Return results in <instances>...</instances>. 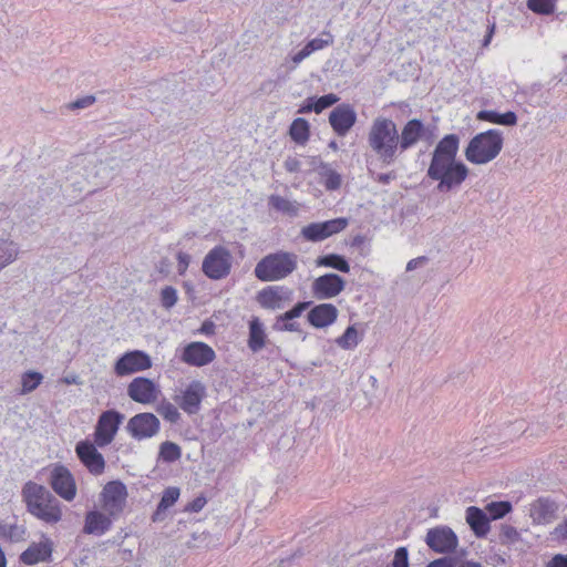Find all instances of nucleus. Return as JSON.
<instances>
[{"label":"nucleus","instance_id":"1","mask_svg":"<svg viewBox=\"0 0 567 567\" xmlns=\"http://www.w3.org/2000/svg\"><path fill=\"white\" fill-rule=\"evenodd\" d=\"M460 137L456 134L445 135L434 147L426 176L437 182L436 190L450 193L457 189L468 176V167L457 161Z\"/></svg>","mask_w":567,"mask_h":567},{"label":"nucleus","instance_id":"2","mask_svg":"<svg viewBox=\"0 0 567 567\" xmlns=\"http://www.w3.org/2000/svg\"><path fill=\"white\" fill-rule=\"evenodd\" d=\"M21 495L28 513L39 520L49 525L62 520V504L45 486L29 481L23 485Z\"/></svg>","mask_w":567,"mask_h":567},{"label":"nucleus","instance_id":"3","mask_svg":"<svg viewBox=\"0 0 567 567\" xmlns=\"http://www.w3.org/2000/svg\"><path fill=\"white\" fill-rule=\"evenodd\" d=\"M368 143L382 164H393L400 152L396 124L391 118L377 117L369 130Z\"/></svg>","mask_w":567,"mask_h":567},{"label":"nucleus","instance_id":"4","mask_svg":"<svg viewBox=\"0 0 567 567\" xmlns=\"http://www.w3.org/2000/svg\"><path fill=\"white\" fill-rule=\"evenodd\" d=\"M503 134L498 130H488L476 134L468 142L464 155L475 165H484L495 159L503 148Z\"/></svg>","mask_w":567,"mask_h":567},{"label":"nucleus","instance_id":"5","mask_svg":"<svg viewBox=\"0 0 567 567\" xmlns=\"http://www.w3.org/2000/svg\"><path fill=\"white\" fill-rule=\"evenodd\" d=\"M298 266L295 252L278 251L261 258L254 270L256 278L261 281H277L287 278Z\"/></svg>","mask_w":567,"mask_h":567},{"label":"nucleus","instance_id":"6","mask_svg":"<svg viewBox=\"0 0 567 567\" xmlns=\"http://www.w3.org/2000/svg\"><path fill=\"white\" fill-rule=\"evenodd\" d=\"M231 269V255L224 246H216L205 256L203 272L213 280L227 277Z\"/></svg>","mask_w":567,"mask_h":567},{"label":"nucleus","instance_id":"7","mask_svg":"<svg viewBox=\"0 0 567 567\" xmlns=\"http://www.w3.org/2000/svg\"><path fill=\"white\" fill-rule=\"evenodd\" d=\"M49 484L53 492L66 502H72L76 496V483L71 471L63 464H54Z\"/></svg>","mask_w":567,"mask_h":567},{"label":"nucleus","instance_id":"8","mask_svg":"<svg viewBox=\"0 0 567 567\" xmlns=\"http://www.w3.org/2000/svg\"><path fill=\"white\" fill-rule=\"evenodd\" d=\"M123 420L124 415L115 410L104 411L95 425L94 443L99 447L111 444Z\"/></svg>","mask_w":567,"mask_h":567},{"label":"nucleus","instance_id":"9","mask_svg":"<svg viewBox=\"0 0 567 567\" xmlns=\"http://www.w3.org/2000/svg\"><path fill=\"white\" fill-rule=\"evenodd\" d=\"M159 429L161 422L158 417L148 412L135 414L126 424V431L137 441L155 436L159 432Z\"/></svg>","mask_w":567,"mask_h":567},{"label":"nucleus","instance_id":"10","mask_svg":"<svg viewBox=\"0 0 567 567\" xmlns=\"http://www.w3.org/2000/svg\"><path fill=\"white\" fill-rule=\"evenodd\" d=\"M348 224V219L343 217L321 223H311L301 228L300 235L308 241L318 243L342 231Z\"/></svg>","mask_w":567,"mask_h":567},{"label":"nucleus","instance_id":"11","mask_svg":"<svg viewBox=\"0 0 567 567\" xmlns=\"http://www.w3.org/2000/svg\"><path fill=\"white\" fill-rule=\"evenodd\" d=\"M96 444L87 440L80 441L75 445V453L83 466L94 476L104 473L106 463L104 456L97 451Z\"/></svg>","mask_w":567,"mask_h":567},{"label":"nucleus","instance_id":"12","mask_svg":"<svg viewBox=\"0 0 567 567\" xmlns=\"http://www.w3.org/2000/svg\"><path fill=\"white\" fill-rule=\"evenodd\" d=\"M425 543L435 553L450 554L456 549L458 539L449 526H436L427 530Z\"/></svg>","mask_w":567,"mask_h":567},{"label":"nucleus","instance_id":"13","mask_svg":"<svg viewBox=\"0 0 567 567\" xmlns=\"http://www.w3.org/2000/svg\"><path fill=\"white\" fill-rule=\"evenodd\" d=\"M152 367L151 357L141 350H133L121 355L115 364L114 372L118 377L130 375L147 370Z\"/></svg>","mask_w":567,"mask_h":567},{"label":"nucleus","instance_id":"14","mask_svg":"<svg viewBox=\"0 0 567 567\" xmlns=\"http://www.w3.org/2000/svg\"><path fill=\"white\" fill-rule=\"evenodd\" d=\"M103 508L110 516L117 515L123 511L126 502V486L120 481H112L105 484L101 493Z\"/></svg>","mask_w":567,"mask_h":567},{"label":"nucleus","instance_id":"15","mask_svg":"<svg viewBox=\"0 0 567 567\" xmlns=\"http://www.w3.org/2000/svg\"><path fill=\"white\" fill-rule=\"evenodd\" d=\"M292 290L284 286H268L261 289L256 300L259 306L268 310H279L292 299Z\"/></svg>","mask_w":567,"mask_h":567},{"label":"nucleus","instance_id":"16","mask_svg":"<svg viewBox=\"0 0 567 567\" xmlns=\"http://www.w3.org/2000/svg\"><path fill=\"white\" fill-rule=\"evenodd\" d=\"M206 396V386L199 380H193L179 396L176 398L178 406L187 414H197Z\"/></svg>","mask_w":567,"mask_h":567},{"label":"nucleus","instance_id":"17","mask_svg":"<svg viewBox=\"0 0 567 567\" xmlns=\"http://www.w3.org/2000/svg\"><path fill=\"white\" fill-rule=\"evenodd\" d=\"M159 390L155 382L148 378L137 377L127 385L128 396L137 403L151 404L157 400Z\"/></svg>","mask_w":567,"mask_h":567},{"label":"nucleus","instance_id":"18","mask_svg":"<svg viewBox=\"0 0 567 567\" xmlns=\"http://www.w3.org/2000/svg\"><path fill=\"white\" fill-rule=\"evenodd\" d=\"M357 122V113L352 105L342 103L329 115V123L338 136H346Z\"/></svg>","mask_w":567,"mask_h":567},{"label":"nucleus","instance_id":"19","mask_svg":"<svg viewBox=\"0 0 567 567\" xmlns=\"http://www.w3.org/2000/svg\"><path fill=\"white\" fill-rule=\"evenodd\" d=\"M344 279L333 272L319 276L312 284V291L318 299H331L344 290Z\"/></svg>","mask_w":567,"mask_h":567},{"label":"nucleus","instance_id":"20","mask_svg":"<svg viewBox=\"0 0 567 567\" xmlns=\"http://www.w3.org/2000/svg\"><path fill=\"white\" fill-rule=\"evenodd\" d=\"M181 359L189 365L204 367L216 359V353L207 343L194 341L184 348Z\"/></svg>","mask_w":567,"mask_h":567},{"label":"nucleus","instance_id":"21","mask_svg":"<svg viewBox=\"0 0 567 567\" xmlns=\"http://www.w3.org/2000/svg\"><path fill=\"white\" fill-rule=\"evenodd\" d=\"M53 542L49 537H43L39 543H31L29 547L20 554L19 560L28 566L39 563H49L52 559Z\"/></svg>","mask_w":567,"mask_h":567},{"label":"nucleus","instance_id":"22","mask_svg":"<svg viewBox=\"0 0 567 567\" xmlns=\"http://www.w3.org/2000/svg\"><path fill=\"white\" fill-rule=\"evenodd\" d=\"M558 505L549 497H539L530 504L529 516L534 524L546 525L557 517Z\"/></svg>","mask_w":567,"mask_h":567},{"label":"nucleus","instance_id":"23","mask_svg":"<svg viewBox=\"0 0 567 567\" xmlns=\"http://www.w3.org/2000/svg\"><path fill=\"white\" fill-rule=\"evenodd\" d=\"M425 127L421 120L412 118L403 126L401 134H399L400 152H404L414 146L419 141L424 137Z\"/></svg>","mask_w":567,"mask_h":567},{"label":"nucleus","instance_id":"24","mask_svg":"<svg viewBox=\"0 0 567 567\" xmlns=\"http://www.w3.org/2000/svg\"><path fill=\"white\" fill-rule=\"evenodd\" d=\"M308 321L315 328L332 324L338 317V309L332 303H320L308 312Z\"/></svg>","mask_w":567,"mask_h":567},{"label":"nucleus","instance_id":"25","mask_svg":"<svg viewBox=\"0 0 567 567\" xmlns=\"http://www.w3.org/2000/svg\"><path fill=\"white\" fill-rule=\"evenodd\" d=\"M310 306L309 301H301L296 303L290 310L278 316L272 328L276 331H299V324L292 322L293 319L301 316V313Z\"/></svg>","mask_w":567,"mask_h":567},{"label":"nucleus","instance_id":"26","mask_svg":"<svg viewBox=\"0 0 567 567\" xmlns=\"http://www.w3.org/2000/svg\"><path fill=\"white\" fill-rule=\"evenodd\" d=\"M111 526L112 520L109 515L99 511H90L85 515L83 533L101 536L105 534Z\"/></svg>","mask_w":567,"mask_h":567},{"label":"nucleus","instance_id":"27","mask_svg":"<svg viewBox=\"0 0 567 567\" xmlns=\"http://www.w3.org/2000/svg\"><path fill=\"white\" fill-rule=\"evenodd\" d=\"M465 518L474 535L478 538L485 537L491 529V519L486 512L476 506L467 507Z\"/></svg>","mask_w":567,"mask_h":567},{"label":"nucleus","instance_id":"28","mask_svg":"<svg viewBox=\"0 0 567 567\" xmlns=\"http://www.w3.org/2000/svg\"><path fill=\"white\" fill-rule=\"evenodd\" d=\"M267 333L265 326L258 317H252L249 321V333L247 346L254 353L259 352L266 346Z\"/></svg>","mask_w":567,"mask_h":567},{"label":"nucleus","instance_id":"29","mask_svg":"<svg viewBox=\"0 0 567 567\" xmlns=\"http://www.w3.org/2000/svg\"><path fill=\"white\" fill-rule=\"evenodd\" d=\"M477 118L481 121H486L493 124L513 126L517 123V115L513 111H508L506 113H498L492 110H483L477 113Z\"/></svg>","mask_w":567,"mask_h":567},{"label":"nucleus","instance_id":"30","mask_svg":"<svg viewBox=\"0 0 567 567\" xmlns=\"http://www.w3.org/2000/svg\"><path fill=\"white\" fill-rule=\"evenodd\" d=\"M179 497L178 487H167L162 495V498L157 505L156 511L152 516L153 522H161L164 519L165 511L173 506Z\"/></svg>","mask_w":567,"mask_h":567},{"label":"nucleus","instance_id":"31","mask_svg":"<svg viewBox=\"0 0 567 567\" xmlns=\"http://www.w3.org/2000/svg\"><path fill=\"white\" fill-rule=\"evenodd\" d=\"M290 138L299 144L305 145L310 137V125L303 117H297L292 121L289 127Z\"/></svg>","mask_w":567,"mask_h":567},{"label":"nucleus","instance_id":"32","mask_svg":"<svg viewBox=\"0 0 567 567\" xmlns=\"http://www.w3.org/2000/svg\"><path fill=\"white\" fill-rule=\"evenodd\" d=\"M20 248L17 243L0 238V271L12 264L19 256Z\"/></svg>","mask_w":567,"mask_h":567},{"label":"nucleus","instance_id":"33","mask_svg":"<svg viewBox=\"0 0 567 567\" xmlns=\"http://www.w3.org/2000/svg\"><path fill=\"white\" fill-rule=\"evenodd\" d=\"M315 262L317 267L332 268L346 274L350 271V265L348 260L344 258V256L339 254L319 256Z\"/></svg>","mask_w":567,"mask_h":567},{"label":"nucleus","instance_id":"34","mask_svg":"<svg viewBox=\"0 0 567 567\" xmlns=\"http://www.w3.org/2000/svg\"><path fill=\"white\" fill-rule=\"evenodd\" d=\"M269 206L278 212H281L290 217L297 216L299 207L297 203L291 202L279 195H271L269 197Z\"/></svg>","mask_w":567,"mask_h":567},{"label":"nucleus","instance_id":"35","mask_svg":"<svg viewBox=\"0 0 567 567\" xmlns=\"http://www.w3.org/2000/svg\"><path fill=\"white\" fill-rule=\"evenodd\" d=\"M319 174L324 178L323 185L328 190H336L341 186V175L327 163H321Z\"/></svg>","mask_w":567,"mask_h":567},{"label":"nucleus","instance_id":"36","mask_svg":"<svg viewBox=\"0 0 567 567\" xmlns=\"http://www.w3.org/2000/svg\"><path fill=\"white\" fill-rule=\"evenodd\" d=\"M0 536L11 543L21 542L25 536V527L16 523H0Z\"/></svg>","mask_w":567,"mask_h":567},{"label":"nucleus","instance_id":"37","mask_svg":"<svg viewBox=\"0 0 567 567\" xmlns=\"http://www.w3.org/2000/svg\"><path fill=\"white\" fill-rule=\"evenodd\" d=\"M43 375L40 372L29 370L21 375L20 394H28L34 391L42 382Z\"/></svg>","mask_w":567,"mask_h":567},{"label":"nucleus","instance_id":"38","mask_svg":"<svg viewBox=\"0 0 567 567\" xmlns=\"http://www.w3.org/2000/svg\"><path fill=\"white\" fill-rule=\"evenodd\" d=\"M182 456V450L179 445L174 442L165 441L159 445L158 458L166 462L173 463L179 460Z\"/></svg>","mask_w":567,"mask_h":567},{"label":"nucleus","instance_id":"39","mask_svg":"<svg viewBox=\"0 0 567 567\" xmlns=\"http://www.w3.org/2000/svg\"><path fill=\"white\" fill-rule=\"evenodd\" d=\"M512 504L507 501L491 502L486 505L485 509L488 513L489 519H499L512 512Z\"/></svg>","mask_w":567,"mask_h":567},{"label":"nucleus","instance_id":"40","mask_svg":"<svg viewBox=\"0 0 567 567\" xmlns=\"http://www.w3.org/2000/svg\"><path fill=\"white\" fill-rule=\"evenodd\" d=\"M336 343L340 348L346 349V350H350V349H353L354 347H357L359 343V337H358V331L354 328V326L348 327L346 329V331L343 332V334L340 336L336 340Z\"/></svg>","mask_w":567,"mask_h":567},{"label":"nucleus","instance_id":"41","mask_svg":"<svg viewBox=\"0 0 567 567\" xmlns=\"http://www.w3.org/2000/svg\"><path fill=\"white\" fill-rule=\"evenodd\" d=\"M156 412L173 424L177 423L181 419L178 409L173 403L165 400L156 406Z\"/></svg>","mask_w":567,"mask_h":567},{"label":"nucleus","instance_id":"42","mask_svg":"<svg viewBox=\"0 0 567 567\" xmlns=\"http://www.w3.org/2000/svg\"><path fill=\"white\" fill-rule=\"evenodd\" d=\"M556 0H528L527 8L537 14H551L555 11Z\"/></svg>","mask_w":567,"mask_h":567},{"label":"nucleus","instance_id":"43","mask_svg":"<svg viewBox=\"0 0 567 567\" xmlns=\"http://www.w3.org/2000/svg\"><path fill=\"white\" fill-rule=\"evenodd\" d=\"M333 43V35L329 31H322L320 38L310 40L306 45L311 54Z\"/></svg>","mask_w":567,"mask_h":567},{"label":"nucleus","instance_id":"44","mask_svg":"<svg viewBox=\"0 0 567 567\" xmlns=\"http://www.w3.org/2000/svg\"><path fill=\"white\" fill-rule=\"evenodd\" d=\"M312 97H313L317 114L321 113L323 110L332 106L333 104H336L339 101V96L334 93H329V94L322 95L320 97H317V96H312Z\"/></svg>","mask_w":567,"mask_h":567},{"label":"nucleus","instance_id":"45","mask_svg":"<svg viewBox=\"0 0 567 567\" xmlns=\"http://www.w3.org/2000/svg\"><path fill=\"white\" fill-rule=\"evenodd\" d=\"M177 290L172 286H166L161 292L162 306L166 309H171L177 302Z\"/></svg>","mask_w":567,"mask_h":567},{"label":"nucleus","instance_id":"46","mask_svg":"<svg viewBox=\"0 0 567 567\" xmlns=\"http://www.w3.org/2000/svg\"><path fill=\"white\" fill-rule=\"evenodd\" d=\"M392 567H409V551L405 547H399L394 551Z\"/></svg>","mask_w":567,"mask_h":567},{"label":"nucleus","instance_id":"47","mask_svg":"<svg viewBox=\"0 0 567 567\" xmlns=\"http://www.w3.org/2000/svg\"><path fill=\"white\" fill-rule=\"evenodd\" d=\"M501 535L504 539L515 543L519 539V533L514 526L511 525H504L501 529Z\"/></svg>","mask_w":567,"mask_h":567},{"label":"nucleus","instance_id":"48","mask_svg":"<svg viewBox=\"0 0 567 567\" xmlns=\"http://www.w3.org/2000/svg\"><path fill=\"white\" fill-rule=\"evenodd\" d=\"M206 503L207 501L204 496H198L186 505L185 511L190 513H198L204 508Z\"/></svg>","mask_w":567,"mask_h":567},{"label":"nucleus","instance_id":"49","mask_svg":"<svg viewBox=\"0 0 567 567\" xmlns=\"http://www.w3.org/2000/svg\"><path fill=\"white\" fill-rule=\"evenodd\" d=\"M95 102V97L93 95H87L81 99L75 100L72 102L69 107L72 110L76 109H85L87 106H91Z\"/></svg>","mask_w":567,"mask_h":567},{"label":"nucleus","instance_id":"50","mask_svg":"<svg viewBox=\"0 0 567 567\" xmlns=\"http://www.w3.org/2000/svg\"><path fill=\"white\" fill-rule=\"evenodd\" d=\"M546 567H567V555L557 554L546 565Z\"/></svg>","mask_w":567,"mask_h":567},{"label":"nucleus","instance_id":"51","mask_svg":"<svg viewBox=\"0 0 567 567\" xmlns=\"http://www.w3.org/2000/svg\"><path fill=\"white\" fill-rule=\"evenodd\" d=\"M310 112H315L316 113V106H315V102H313V97L312 96L307 97L305 100V102L300 105V107L298 109V113L299 114H307V113H310Z\"/></svg>","mask_w":567,"mask_h":567},{"label":"nucleus","instance_id":"52","mask_svg":"<svg viewBox=\"0 0 567 567\" xmlns=\"http://www.w3.org/2000/svg\"><path fill=\"white\" fill-rule=\"evenodd\" d=\"M285 168L290 173L299 172L301 163L297 157H288L285 163Z\"/></svg>","mask_w":567,"mask_h":567},{"label":"nucleus","instance_id":"53","mask_svg":"<svg viewBox=\"0 0 567 567\" xmlns=\"http://www.w3.org/2000/svg\"><path fill=\"white\" fill-rule=\"evenodd\" d=\"M426 567H454V560L451 557H442L431 561Z\"/></svg>","mask_w":567,"mask_h":567},{"label":"nucleus","instance_id":"54","mask_svg":"<svg viewBox=\"0 0 567 567\" xmlns=\"http://www.w3.org/2000/svg\"><path fill=\"white\" fill-rule=\"evenodd\" d=\"M310 55H311V52L309 51L307 45H305L299 52H297L291 58V60H292L293 64L298 65L300 62H302L306 58H308Z\"/></svg>","mask_w":567,"mask_h":567},{"label":"nucleus","instance_id":"55","mask_svg":"<svg viewBox=\"0 0 567 567\" xmlns=\"http://www.w3.org/2000/svg\"><path fill=\"white\" fill-rule=\"evenodd\" d=\"M554 535L557 538L567 539V517L555 527Z\"/></svg>","mask_w":567,"mask_h":567},{"label":"nucleus","instance_id":"56","mask_svg":"<svg viewBox=\"0 0 567 567\" xmlns=\"http://www.w3.org/2000/svg\"><path fill=\"white\" fill-rule=\"evenodd\" d=\"M396 175L394 172L378 174L375 181L380 184L386 185L391 181L395 179Z\"/></svg>","mask_w":567,"mask_h":567},{"label":"nucleus","instance_id":"57","mask_svg":"<svg viewBox=\"0 0 567 567\" xmlns=\"http://www.w3.org/2000/svg\"><path fill=\"white\" fill-rule=\"evenodd\" d=\"M426 261H427V258L425 256L411 259L406 265V271H412V270L416 269L419 266L425 264Z\"/></svg>","mask_w":567,"mask_h":567},{"label":"nucleus","instance_id":"58","mask_svg":"<svg viewBox=\"0 0 567 567\" xmlns=\"http://www.w3.org/2000/svg\"><path fill=\"white\" fill-rule=\"evenodd\" d=\"M179 270H185L188 267L190 257L187 254L179 252L177 256Z\"/></svg>","mask_w":567,"mask_h":567},{"label":"nucleus","instance_id":"59","mask_svg":"<svg viewBox=\"0 0 567 567\" xmlns=\"http://www.w3.org/2000/svg\"><path fill=\"white\" fill-rule=\"evenodd\" d=\"M275 86H276L275 81L268 80L261 84L260 90L264 92H271L275 89Z\"/></svg>","mask_w":567,"mask_h":567},{"label":"nucleus","instance_id":"60","mask_svg":"<svg viewBox=\"0 0 567 567\" xmlns=\"http://www.w3.org/2000/svg\"><path fill=\"white\" fill-rule=\"evenodd\" d=\"M494 29H495V24H492L489 28H488V32L487 34L485 35L484 38V45H487L493 37V33H494Z\"/></svg>","mask_w":567,"mask_h":567},{"label":"nucleus","instance_id":"61","mask_svg":"<svg viewBox=\"0 0 567 567\" xmlns=\"http://www.w3.org/2000/svg\"><path fill=\"white\" fill-rule=\"evenodd\" d=\"M214 328V324L212 322H205L202 327V331L204 332H210Z\"/></svg>","mask_w":567,"mask_h":567},{"label":"nucleus","instance_id":"62","mask_svg":"<svg viewBox=\"0 0 567 567\" xmlns=\"http://www.w3.org/2000/svg\"><path fill=\"white\" fill-rule=\"evenodd\" d=\"M460 567H482V566L478 563L466 561V563H463Z\"/></svg>","mask_w":567,"mask_h":567},{"label":"nucleus","instance_id":"63","mask_svg":"<svg viewBox=\"0 0 567 567\" xmlns=\"http://www.w3.org/2000/svg\"><path fill=\"white\" fill-rule=\"evenodd\" d=\"M329 147H330V148H332V150H334V151H336V150H338V144H337V142H336V141H331V142L329 143Z\"/></svg>","mask_w":567,"mask_h":567},{"label":"nucleus","instance_id":"64","mask_svg":"<svg viewBox=\"0 0 567 567\" xmlns=\"http://www.w3.org/2000/svg\"><path fill=\"white\" fill-rule=\"evenodd\" d=\"M362 241V237L358 236L354 238V244H358V243H361Z\"/></svg>","mask_w":567,"mask_h":567}]
</instances>
